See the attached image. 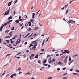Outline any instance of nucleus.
Returning <instances> with one entry per match:
<instances>
[{
    "label": "nucleus",
    "instance_id": "1",
    "mask_svg": "<svg viewBox=\"0 0 79 79\" xmlns=\"http://www.w3.org/2000/svg\"><path fill=\"white\" fill-rule=\"evenodd\" d=\"M10 11H11V9H8L7 10V11L5 13H4V15H9V13H10Z\"/></svg>",
    "mask_w": 79,
    "mask_h": 79
},
{
    "label": "nucleus",
    "instance_id": "2",
    "mask_svg": "<svg viewBox=\"0 0 79 79\" xmlns=\"http://www.w3.org/2000/svg\"><path fill=\"white\" fill-rule=\"evenodd\" d=\"M20 42H21V40L20 39H18L16 43V44L18 45L19 43H20Z\"/></svg>",
    "mask_w": 79,
    "mask_h": 79
},
{
    "label": "nucleus",
    "instance_id": "3",
    "mask_svg": "<svg viewBox=\"0 0 79 79\" xmlns=\"http://www.w3.org/2000/svg\"><path fill=\"white\" fill-rule=\"evenodd\" d=\"M64 52H65V53H66H66H67V54H69V53H70V52H69V51H68V50H64Z\"/></svg>",
    "mask_w": 79,
    "mask_h": 79
},
{
    "label": "nucleus",
    "instance_id": "4",
    "mask_svg": "<svg viewBox=\"0 0 79 79\" xmlns=\"http://www.w3.org/2000/svg\"><path fill=\"white\" fill-rule=\"evenodd\" d=\"M34 54H32L31 56H29V58L30 60H32V57H34Z\"/></svg>",
    "mask_w": 79,
    "mask_h": 79
},
{
    "label": "nucleus",
    "instance_id": "5",
    "mask_svg": "<svg viewBox=\"0 0 79 79\" xmlns=\"http://www.w3.org/2000/svg\"><path fill=\"white\" fill-rule=\"evenodd\" d=\"M68 23H75V21H73L72 20H71L69 21Z\"/></svg>",
    "mask_w": 79,
    "mask_h": 79
},
{
    "label": "nucleus",
    "instance_id": "6",
    "mask_svg": "<svg viewBox=\"0 0 79 79\" xmlns=\"http://www.w3.org/2000/svg\"><path fill=\"white\" fill-rule=\"evenodd\" d=\"M68 6V5H65V7H64L63 8H62L60 9V10H64L65 8H67V7Z\"/></svg>",
    "mask_w": 79,
    "mask_h": 79
},
{
    "label": "nucleus",
    "instance_id": "7",
    "mask_svg": "<svg viewBox=\"0 0 79 79\" xmlns=\"http://www.w3.org/2000/svg\"><path fill=\"white\" fill-rule=\"evenodd\" d=\"M32 19H34L35 17H34L35 16V13H32Z\"/></svg>",
    "mask_w": 79,
    "mask_h": 79
},
{
    "label": "nucleus",
    "instance_id": "8",
    "mask_svg": "<svg viewBox=\"0 0 79 79\" xmlns=\"http://www.w3.org/2000/svg\"><path fill=\"white\" fill-rule=\"evenodd\" d=\"M3 26H4V25L2 24V26L1 27H0V31H2V29L3 28Z\"/></svg>",
    "mask_w": 79,
    "mask_h": 79
},
{
    "label": "nucleus",
    "instance_id": "9",
    "mask_svg": "<svg viewBox=\"0 0 79 79\" xmlns=\"http://www.w3.org/2000/svg\"><path fill=\"white\" fill-rule=\"evenodd\" d=\"M12 2H13V1H12L11 2H9L8 4V6H10V5H11V3H12Z\"/></svg>",
    "mask_w": 79,
    "mask_h": 79
},
{
    "label": "nucleus",
    "instance_id": "10",
    "mask_svg": "<svg viewBox=\"0 0 79 79\" xmlns=\"http://www.w3.org/2000/svg\"><path fill=\"white\" fill-rule=\"evenodd\" d=\"M36 42H37V40H36V41H34L33 42H32V44H34L35 43V45H37V43Z\"/></svg>",
    "mask_w": 79,
    "mask_h": 79
},
{
    "label": "nucleus",
    "instance_id": "11",
    "mask_svg": "<svg viewBox=\"0 0 79 79\" xmlns=\"http://www.w3.org/2000/svg\"><path fill=\"white\" fill-rule=\"evenodd\" d=\"M47 60H44L43 61V64H45V63H46L47 62Z\"/></svg>",
    "mask_w": 79,
    "mask_h": 79
},
{
    "label": "nucleus",
    "instance_id": "12",
    "mask_svg": "<svg viewBox=\"0 0 79 79\" xmlns=\"http://www.w3.org/2000/svg\"><path fill=\"white\" fill-rule=\"evenodd\" d=\"M12 36V35H11L10 36H6V37H5V39H8L9 38H10Z\"/></svg>",
    "mask_w": 79,
    "mask_h": 79
},
{
    "label": "nucleus",
    "instance_id": "13",
    "mask_svg": "<svg viewBox=\"0 0 79 79\" xmlns=\"http://www.w3.org/2000/svg\"><path fill=\"white\" fill-rule=\"evenodd\" d=\"M9 46H8V45H7V46L8 47H10V48H13V47L10 46H11V44H9Z\"/></svg>",
    "mask_w": 79,
    "mask_h": 79
},
{
    "label": "nucleus",
    "instance_id": "14",
    "mask_svg": "<svg viewBox=\"0 0 79 79\" xmlns=\"http://www.w3.org/2000/svg\"><path fill=\"white\" fill-rule=\"evenodd\" d=\"M9 23H10V22H7V23H6L4 24H3V25H4V26H6L7 24H9Z\"/></svg>",
    "mask_w": 79,
    "mask_h": 79
},
{
    "label": "nucleus",
    "instance_id": "15",
    "mask_svg": "<svg viewBox=\"0 0 79 79\" xmlns=\"http://www.w3.org/2000/svg\"><path fill=\"white\" fill-rule=\"evenodd\" d=\"M48 62L49 63H50V64L51 63H53V62H52V60H48Z\"/></svg>",
    "mask_w": 79,
    "mask_h": 79
},
{
    "label": "nucleus",
    "instance_id": "16",
    "mask_svg": "<svg viewBox=\"0 0 79 79\" xmlns=\"http://www.w3.org/2000/svg\"><path fill=\"white\" fill-rule=\"evenodd\" d=\"M44 43H45V39H44L43 40V43L42 44V46H43V45H44Z\"/></svg>",
    "mask_w": 79,
    "mask_h": 79
},
{
    "label": "nucleus",
    "instance_id": "17",
    "mask_svg": "<svg viewBox=\"0 0 79 79\" xmlns=\"http://www.w3.org/2000/svg\"><path fill=\"white\" fill-rule=\"evenodd\" d=\"M18 37V35H16L14 37V38H12V40H14L16 38V37Z\"/></svg>",
    "mask_w": 79,
    "mask_h": 79
},
{
    "label": "nucleus",
    "instance_id": "18",
    "mask_svg": "<svg viewBox=\"0 0 79 79\" xmlns=\"http://www.w3.org/2000/svg\"><path fill=\"white\" fill-rule=\"evenodd\" d=\"M78 56V55L75 54L73 55V56H72V57H76V56Z\"/></svg>",
    "mask_w": 79,
    "mask_h": 79
},
{
    "label": "nucleus",
    "instance_id": "19",
    "mask_svg": "<svg viewBox=\"0 0 79 79\" xmlns=\"http://www.w3.org/2000/svg\"><path fill=\"white\" fill-rule=\"evenodd\" d=\"M65 56H66V55H64L61 56V58H65Z\"/></svg>",
    "mask_w": 79,
    "mask_h": 79
},
{
    "label": "nucleus",
    "instance_id": "20",
    "mask_svg": "<svg viewBox=\"0 0 79 79\" xmlns=\"http://www.w3.org/2000/svg\"><path fill=\"white\" fill-rule=\"evenodd\" d=\"M39 56V55H38V54H37L36 56H35V57L34 58H38V56Z\"/></svg>",
    "mask_w": 79,
    "mask_h": 79
},
{
    "label": "nucleus",
    "instance_id": "21",
    "mask_svg": "<svg viewBox=\"0 0 79 79\" xmlns=\"http://www.w3.org/2000/svg\"><path fill=\"white\" fill-rule=\"evenodd\" d=\"M32 49H34V50H35V49H36V47L33 46L32 47Z\"/></svg>",
    "mask_w": 79,
    "mask_h": 79
},
{
    "label": "nucleus",
    "instance_id": "22",
    "mask_svg": "<svg viewBox=\"0 0 79 79\" xmlns=\"http://www.w3.org/2000/svg\"><path fill=\"white\" fill-rule=\"evenodd\" d=\"M12 18H12V16H10L8 18V19H12Z\"/></svg>",
    "mask_w": 79,
    "mask_h": 79
},
{
    "label": "nucleus",
    "instance_id": "23",
    "mask_svg": "<svg viewBox=\"0 0 79 79\" xmlns=\"http://www.w3.org/2000/svg\"><path fill=\"white\" fill-rule=\"evenodd\" d=\"M13 33V31H11V32H10V33H9V35H12V33Z\"/></svg>",
    "mask_w": 79,
    "mask_h": 79
},
{
    "label": "nucleus",
    "instance_id": "24",
    "mask_svg": "<svg viewBox=\"0 0 79 79\" xmlns=\"http://www.w3.org/2000/svg\"><path fill=\"white\" fill-rule=\"evenodd\" d=\"M38 29H39V28L38 27H36L34 28V30H38Z\"/></svg>",
    "mask_w": 79,
    "mask_h": 79
},
{
    "label": "nucleus",
    "instance_id": "25",
    "mask_svg": "<svg viewBox=\"0 0 79 79\" xmlns=\"http://www.w3.org/2000/svg\"><path fill=\"white\" fill-rule=\"evenodd\" d=\"M38 62L40 64V63H41V62L40 61V60H39L38 61Z\"/></svg>",
    "mask_w": 79,
    "mask_h": 79
},
{
    "label": "nucleus",
    "instance_id": "26",
    "mask_svg": "<svg viewBox=\"0 0 79 79\" xmlns=\"http://www.w3.org/2000/svg\"><path fill=\"white\" fill-rule=\"evenodd\" d=\"M31 73H29V72H28V73H26L25 74V75H26L27 74H31Z\"/></svg>",
    "mask_w": 79,
    "mask_h": 79
},
{
    "label": "nucleus",
    "instance_id": "27",
    "mask_svg": "<svg viewBox=\"0 0 79 79\" xmlns=\"http://www.w3.org/2000/svg\"><path fill=\"white\" fill-rule=\"evenodd\" d=\"M73 74L74 75H75V76H79V75H77V73H73Z\"/></svg>",
    "mask_w": 79,
    "mask_h": 79
},
{
    "label": "nucleus",
    "instance_id": "28",
    "mask_svg": "<svg viewBox=\"0 0 79 79\" xmlns=\"http://www.w3.org/2000/svg\"><path fill=\"white\" fill-rule=\"evenodd\" d=\"M33 35V33H32L28 37H31L32 35Z\"/></svg>",
    "mask_w": 79,
    "mask_h": 79
},
{
    "label": "nucleus",
    "instance_id": "29",
    "mask_svg": "<svg viewBox=\"0 0 79 79\" xmlns=\"http://www.w3.org/2000/svg\"><path fill=\"white\" fill-rule=\"evenodd\" d=\"M17 2H18V0H16V1H15L14 2V4H15V3H17Z\"/></svg>",
    "mask_w": 79,
    "mask_h": 79
},
{
    "label": "nucleus",
    "instance_id": "30",
    "mask_svg": "<svg viewBox=\"0 0 79 79\" xmlns=\"http://www.w3.org/2000/svg\"><path fill=\"white\" fill-rule=\"evenodd\" d=\"M59 63H58V64H62V63H61V62H59Z\"/></svg>",
    "mask_w": 79,
    "mask_h": 79
},
{
    "label": "nucleus",
    "instance_id": "31",
    "mask_svg": "<svg viewBox=\"0 0 79 79\" xmlns=\"http://www.w3.org/2000/svg\"><path fill=\"white\" fill-rule=\"evenodd\" d=\"M5 41H6H6H7V42L8 44H9V40H5Z\"/></svg>",
    "mask_w": 79,
    "mask_h": 79
},
{
    "label": "nucleus",
    "instance_id": "32",
    "mask_svg": "<svg viewBox=\"0 0 79 79\" xmlns=\"http://www.w3.org/2000/svg\"><path fill=\"white\" fill-rule=\"evenodd\" d=\"M12 75H13V76H16V73H15L14 74H13Z\"/></svg>",
    "mask_w": 79,
    "mask_h": 79
},
{
    "label": "nucleus",
    "instance_id": "33",
    "mask_svg": "<svg viewBox=\"0 0 79 79\" xmlns=\"http://www.w3.org/2000/svg\"><path fill=\"white\" fill-rule=\"evenodd\" d=\"M69 61H71V57H70V58L69 59Z\"/></svg>",
    "mask_w": 79,
    "mask_h": 79
},
{
    "label": "nucleus",
    "instance_id": "34",
    "mask_svg": "<svg viewBox=\"0 0 79 79\" xmlns=\"http://www.w3.org/2000/svg\"><path fill=\"white\" fill-rule=\"evenodd\" d=\"M9 31H10L9 30H7L5 31V33H8V32H9Z\"/></svg>",
    "mask_w": 79,
    "mask_h": 79
},
{
    "label": "nucleus",
    "instance_id": "35",
    "mask_svg": "<svg viewBox=\"0 0 79 79\" xmlns=\"http://www.w3.org/2000/svg\"><path fill=\"white\" fill-rule=\"evenodd\" d=\"M50 55H48L47 56V58H48V57H50Z\"/></svg>",
    "mask_w": 79,
    "mask_h": 79
},
{
    "label": "nucleus",
    "instance_id": "36",
    "mask_svg": "<svg viewBox=\"0 0 79 79\" xmlns=\"http://www.w3.org/2000/svg\"><path fill=\"white\" fill-rule=\"evenodd\" d=\"M29 26H31V22H29Z\"/></svg>",
    "mask_w": 79,
    "mask_h": 79
},
{
    "label": "nucleus",
    "instance_id": "37",
    "mask_svg": "<svg viewBox=\"0 0 79 79\" xmlns=\"http://www.w3.org/2000/svg\"><path fill=\"white\" fill-rule=\"evenodd\" d=\"M63 79H68V77H63L62 78Z\"/></svg>",
    "mask_w": 79,
    "mask_h": 79
},
{
    "label": "nucleus",
    "instance_id": "38",
    "mask_svg": "<svg viewBox=\"0 0 79 79\" xmlns=\"http://www.w3.org/2000/svg\"><path fill=\"white\" fill-rule=\"evenodd\" d=\"M10 77L12 79H13V75L12 74L10 76Z\"/></svg>",
    "mask_w": 79,
    "mask_h": 79
},
{
    "label": "nucleus",
    "instance_id": "39",
    "mask_svg": "<svg viewBox=\"0 0 79 79\" xmlns=\"http://www.w3.org/2000/svg\"><path fill=\"white\" fill-rule=\"evenodd\" d=\"M52 61L53 62H54V61H55V59H53L52 60Z\"/></svg>",
    "mask_w": 79,
    "mask_h": 79
},
{
    "label": "nucleus",
    "instance_id": "40",
    "mask_svg": "<svg viewBox=\"0 0 79 79\" xmlns=\"http://www.w3.org/2000/svg\"><path fill=\"white\" fill-rule=\"evenodd\" d=\"M21 69L20 67L18 69V70L19 71H20Z\"/></svg>",
    "mask_w": 79,
    "mask_h": 79
},
{
    "label": "nucleus",
    "instance_id": "41",
    "mask_svg": "<svg viewBox=\"0 0 79 79\" xmlns=\"http://www.w3.org/2000/svg\"><path fill=\"white\" fill-rule=\"evenodd\" d=\"M23 58H26V55H23Z\"/></svg>",
    "mask_w": 79,
    "mask_h": 79
},
{
    "label": "nucleus",
    "instance_id": "42",
    "mask_svg": "<svg viewBox=\"0 0 79 79\" xmlns=\"http://www.w3.org/2000/svg\"><path fill=\"white\" fill-rule=\"evenodd\" d=\"M31 30V28H29L28 30V31H29Z\"/></svg>",
    "mask_w": 79,
    "mask_h": 79
},
{
    "label": "nucleus",
    "instance_id": "43",
    "mask_svg": "<svg viewBox=\"0 0 79 79\" xmlns=\"http://www.w3.org/2000/svg\"><path fill=\"white\" fill-rule=\"evenodd\" d=\"M37 36V34H36V33H35L34 35H33V36H35H35Z\"/></svg>",
    "mask_w": 79,
    "mask_h": 79
},
{
    "label": "nucleus",
    "instance_id": "44",
    "mask_svg": "<svg viewBox=\"0 0 79 79\" xmlns=\"http://www.w3.org/2000/svg\"><path fill=\"white\" fill-rule=\"evenodd\" d=\"M64 62V63H66V62H67V60H66L65 59Z\"/></svg>",
    "mask_w": 79,
    "mask_h": 79
},
{
    "label": "nucleus",
    "instance_id": "45",
    "mask_svg": "<svg viewBox=\"0 0 79 79\" xmlns=\"http://www.w3.org/2000/svg\"><path fill=\"white\" fill-rule=\"evenodd\" d=\"M68 10L67 9V10H66V12L65 13V14H67L68 13Z\"/></svg>",
    "mask_w": 79,
    "mask_h": 79
},
{
    "label": "nucleus",
    "instance_id": "46",
    "mask_svg": "<svg viewBox=\"0 0 79 79\" xmlns=\"http://www.w3.org/2000/svg\"><path fill=\"white\" fill-rule=\"evenodd\" d=\"M66 54V53L65 52H62V54Z\"/></svg>",
    "mask_w": 79,
    "mask_h": 79
},
{
    "label": "nucleus",
    "instance_id": "47",
    "mask_svg": "<svg viewBox=\"0 0 79 79\" xmlns=\"http://www.w3.org/2000/svg\"><path fill=\"white\" fill-rule=\"evenodd\" d=\"M43 65H44V66H47V65H48V64H43Z\"/></svg>",
    "mask_w": 79,
    "mask_h": 79
},
{
    "label": "nucleus",
    "instance_id": "48",
    "mask_svg": "<svg viewBox=\"0 0 79 79\" xmlns=\"http://www.w3.org/2000/svg\"><path fill=\"white\" fill-rule=\"evenodd\" d=\"M24 17H25V18H27V17L26 15H25V16H24Z\"/></svg>",
    "mask_w": 79,
    "mask_h": 79
},
{
    "label": "nucleus",
    "instance_id": "49",
    "mask_svg": "<svg viewBox=\"0 0 79 79\" xmlns=\"http://www.w3.org/2000/svg\"><path fill=\"white\" fill-rule=\"evenodd\" d=\"M0 43L2 44V40L1 39V38H0Z\"/></svg>",
    "mask_w": 79,
    "mask_h": 79
},
{
    "label": "nucleus",
    "instance_id": "50",
    "mask_svg": "<svg viewBox=\"0 0 79 79\" xmlns=\"http://www.w3.org/2000/svg\"><path fill=\"white\" fill-rule=\"evenodd\" d=\"M68 58V56H66V58H65V60H67V59Z\"/></svg>",
    "mask_w": 79,
    "mask_h": 79
},
{
    "label": "nucleus",
    "instance_id": "51",
    "mask_svg": "<svg viewBox=\"0 0 79 79\" xmlns=\"http://www.w3.org/2000/svg\"><path fill=\"white\" fill-rule=\"evenodd\" d=\"M29 34H30V33H29L27 35H26V37H27V36H28V35H29Z\"/></svg>",
    "mask_w": 79,
    "mask_h": 79
},
{
    "label": "nucleus",
    "instance_id": "52",
    "mask_svg": "<svg viewBox=\"0 0 79 79\" xmlns=\"http://www.w3.org/2000/svg\"><path fill=\"white\" fill-rule=\"evenodd\" d=\"M66 68H63L62 69L63 70H65V69H66Z\"/></svg>",
    "mask_w": 79,
    "mask_h": 79
},
{
    "label": "nucleus",
    "instance_id": "53",
    "mask_svg": "<svg viewBox=\"0 0 79 79\" xmlns=\"http://www.w3.org/2000/svg\"><path fill=\"white\" fill-rule=\"evenodd\" d=\"M49 79H52V77H50L48 78Z\"/></svg>",
    "mask_w": 79,
    "mask_h": 79
},
{
    "label": "nucleus",
    "instance_id": "54",
    "mask_svg": "<svg viewBox=\"0 0 79 79\" xmlns=\"http://www.w3.org/2000/svg\"><path fill=\"white\" fill-rule=\"evenodd\" d=\"M15 22L16 23H19V21H18V20H16Z\"/></svg>",
    "mask_w": 79,
    "mask_h": 79
},
{
    "label": "nucleus",
    "instance_id": "55",
    "mask_svg": "<svg viewBox=\"0 0 79 79\" xmlns=\"http://www.w3.org/2000/svg\"><path fill=\"white\" fill-rule=\"evenodd\" d=\"M21 16H20L19 17V19H21Z\"/></svg>",
    "mask_w": 79,
    "mask_h": 79
},
{
    "label": "nucleus",
    "instance_id": "56",
    "mask_svg": "<svg viewBox=\"0 0 79 79\" xmlns=\"http://www.w3.org/2000/svg\"><path fill=\"white\" fill-rule=\"evenodd\" d=\"M67 74V73L64 74H63V76H66V75Z\"/></svg>",
    "mask_w": 79,
    "mask_h": 79
},
{
    "label": "nucleus",
    "instance_id": "57",
    "mask_svg": "<svg viewBox=\"0 0 79 79\" xmlns=\"http://www.w3.org/2000/svg\"><path fill=\"white\" fill-rule=\"evenodd\" d=\"M11 44H13V43H14V41H11Z\"/></svg>",
    "mask_w": 79,
    "mask_h": 79
},
{
    "label": "nucleus",
    "instance_id": "58",
    "mask_svg": "<svg viewBox=\"0 0 79 79\" xmlns=\"http://www.w3.org/2000/svg\"><path fill=\"white\" fill-rule=\"evenodd\" d=\"M56 56H59V54H56Z\"/></svg>",
    "mask_w": 79,
    "mask_h": 79
},
{
    "label": "nucleus",
    "instance_id": "59",
    "mask_svg": "<svg viewBox=\"0 0 79 79\" xmlns=\"http://www.w3.org/2000/svg\"><path fill=\"white\" fill-rule=\"evenodd\" d=\"M14 28L15 27H13V28L11 29V30H12V31H13V30H14Z\"/></svg>",
    "mask_w": 79,
    "mask_h": 79
},
{
    "label": "nucleus",
    "instance_id": "60",
    "mask_svg": "<svg viewBox=\"0 0 79 79\" xmlns=\"http://www.w3.org/2000/svg\"><path fill=\"white\" fill-rule=\"evenodd\" d=\"M44 49H41V51H42V52H44Z\"/></svg>",
    "mask_w": 79,
    "mask_h": 79
},
{
    "label": "nucleus",
    "instance_id": "61",
    "mask_svg": "<svg viewBox=\"0 0 79 79\" xmlns=\"http://www.w3.org/2000/svg\"><path fill=\"white\" fill-rule=\"evenodd\" d=\"M27 25H28L27 23H26V24H25V26H27Z\"/></svg>",
    "mask_w": 79,
    "mask_h": 79
},
{
    "label": "nucleus",
    "instance_id": "62",
    "mask_svg": "<svg viewBox=\"0 0 79 79\" xmlns=\"http://www.w3.org/2000/svg\"><path fill=\"white\" fill-rule=\"evenodd\" d=\"M73 70V69H70V71H72Z\"/></svg>",
    "mask_w": 79,
    "mask_h": 79
},
{
    "label": "nucleus",
    "instance_id": "63",
    "mask_svg": "<svg viewBox=\"0 0 79 79\" xmlns=\"http://www.w3.org/2000/svg\"><path fill=\"white\" fill-rule=\"evenodd\" d=\"M27 44V43L26 42H25L24 43V44L25 45H26V44Z\"/></svg>",
    "mask_w": 79,
    "mask_h": 79
},
{
    "label": "nucleus",
    "instance_id": "64",
    "mask_svg": "<svg viewBox=\"0 0 79 79\" xmlns=\"http://www.w3.org/2000/svg\"><path fill=\"white\" fill-rule=\"evenodd\" d=\"M31 46H33V45L32 44H31L30 45V46L29 47H31Z\"/></svg>",
    "mask_w": 79,
    "mask_h": 79
}]
</instances>
